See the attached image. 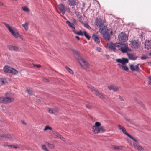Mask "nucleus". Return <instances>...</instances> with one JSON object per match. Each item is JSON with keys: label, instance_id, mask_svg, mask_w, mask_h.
Masks as SVG:
<instances>
[{"label": "nucleus", "instance_id": "nucleus-50", "mask_svg": "<svg viewBox=\"0 0 151 151\" xmlns=\"http://www.w3.org/2000/svg\"><path fill=\"white\" fill-rule=\"evenodd\" d=\"M86 107L88 109H91V106L89 105H87L86 106Z\"/></svg>", "mask_w": 151, "mask_h": 151}, {"label": "nucleus", "instance_id": "nucleus-32", "mask_svg": "<svg viewBox=\"0 0 151 151\" xmlns=\"http://www.w3.org/2000/svg\"><path fill=\"white\" fill-rule=\"evenodd\" d=\"M83 35L85 36V37L88 40H89L91 37L89 36V35L86 32L84 31L83 32Z\"/></svg>", "mask_w": 151, "mask_h": 151}, {"label": "nucleus", "instance_id": "nucleus-10", "mask_svg": "<svg viewBox=\"0 0 151 151\" xmlns=\"http://www.w3.org/2000/svg\"><path fill=\"white\" fill-rule=\"evenodd\" d=\"M72 52L74 55L75 57L78 61L80 59L82 58V57L80 56V53L75 50H72Z\"/></svg>", "mask_w": 151, "mask_h": 151}, {"label": "nucleus", "instance_id": "nucleus-35", "mask_svg": "<svg viewBox=\"0 0 151 151\" xmlns=\"http://www.w3.org/2000/svg\"><path fill=\"white\" fill-rule=\"evenodd\" d=\"M42 149L45 151H49L45 145H42Z\"/></svg>", "mask_w": 151, "mask_h": 151}, {"label": "nucleus", "instance_id": "nucleus-54", "mask_svg": "<svg viewBox=\"0 0 151 151\" xmlns=\"http://www.w3.org/2000/svg\"><path fill=\"white\" fill-rule=\"evenodd\" d=\"M72 31H73V32L75 34H77V33L78 32H76V31L75 30V29H73L72 30Z\"/></svg>", "mask_w": 151, "mask_h": 151}, {"label": "nucleus", "instance_id": "nucleus-29", "mask_svg": "<svg viewBox=\"0 0 151 151\" xmlns=\"http://www.w3.org/2000/svg\"><path fill=\"white\" fill-rule=\"evenodd\" d=\"M23 27L24 28L25 30H27L28 29V24L27 22L25 23L24 24H22Z\"/></svg>", "mask_w": 151, "mask_h": 151}, {"label": "nucleus", "instance_id": "nucleus-55", "mask_svg": "<svg viewBox=\"0 0 151 151\" xmlns=\"http://www.w3.org/2000/svg\"><path fill=\"white\" fill-rule=\"evenodd\" d=\"M36 102L37 103H40V99H38L37 100Z\"/></svg>", "mask_w": 151, "mask_h": 151}, {"label": "nucleus", "instance_id": "nucleus-28", "mask_svg": "<svg viewBox=\"0 0 151 151\" xmlns=\"http://www.w3.org/2000/svg\"><path fill=\"white\" fill-rule=\"evenodd\" d=\"M18 72L16 70L12 68H11V71L10 72V73H11L13 75H16L17 74Z\"/></svg>", "mask_w": 151, "mask_h": 151}, {"label": "nucleus", "instance_id": "nucleus-8", "mask_svg": "<svg viewBox=\"0 0 151 151\" xmlns=\"http://www.w3.org/2000/svg\"><path fill=\"white\" fill-rule=\"evenodd\" d=\"M118 39L119 41L124 42L127 41L128 37L125 33L121 32L118 35Z\"/></svg>", "mask_w": 151, "mask_h": 151}, {"label": "nucleus", "instance_id": "nucleus-46", "mask_svg": "<svg viewBox=\"0 0 151 151\" xmlns=\"http://www.w3.org/2000/svg\"><path fill=\"white\" fill-rule=\"evenodd\" d=\"M96 50L98 52H101V49L100 47H96Z\"/></svg>", "mask_w": 151, "mask_h": 151}, {"label": "nucleus", "instance_id": "nucleus-49", "mask_svg": "<svg viewBox=\"0 0 151 151\" xmlns=\"http://www.w3.org/2000/svg\"><path fill=\"white\" fill-rule=\"evenodd\" d=\"M149 81H148V84L151 86V79H149Z\"/></svg>", "mask_w": 151, "mask_h": 151}, {"label": "nucleus", "instance_id": "nucleus-9", "mask_svg": "<svg viewBox=\"0 0 151 151\" xmlns=\"http://www.w3.org/2000/svg\"><path fill=\"white\" fill-rule=\"evenodd\" d=\"M140 65V64H138L135 66L131 64L129 65V68L132 71L140 72L141 70L139 67Z\"/></svg>", "mask_w": 151, "mask_h": 151}, {"label": "nucleus", "instance_id": "nucleus-7", "mask_svg": "<svg viewBox=\"0 0 151 151\" xmlns=\"http://www.w3.org/2000/svg\"><path fill=\"white\" fill-rule=\"evenodd\" d=\"M88 88L90 89L92 91V92L96 96L99 97V98L102 99H104L105 97H104V96L103 95L101 94L99 92L97 91L96 90L94 89L93 87L88 86Z\"/></svg>", "mask_w": 151, "mask_h": 151}, {"label": "nucleus", "instance_id": "nucleus-1", "mask_svg": "<svg viewBox=\"0 0 151 151\" xmlns=\"http://www.w3.org/2000/svg\"><path fill=\"white\" fill-rule=\"evenodd\" d=\"M107 47L110 50H113L114 52H117L118 49L121 51L123 53H126L129 51V49L127 45L124 44L116 43H111L107 45Z\"/></svg>", "mask_w": 151, "mask_h": 151}, {"label": "nucleus", "instance_id": "nucleus-40", "mask_svg": "<svg viewBox=\"0 0 151 151\" xmlns=\"http://www.w3.org/2000/svg\"><path fill=\"white\" fill-rule=\"evenodd\" d=\"M8 146L10 147H11V148H13L15 149H16V148H19V147L17 145H8Z\"/></svg>", "mask_w": 151, "mask_h": 151}, {"label": "nucleus", "instance_id": "nucleus-64", "mask_svg": "<svg viewBox=\"0 0 151 151\" xmlns=\"http://www.w3.org/2000/svg\"><path fill=\"white\" fill-rule=\"evenodd\" d=\"M149 55L151 56V52L149 53Z\"/></svg>", "mask_w": 151, "mask_h": 151}, {"label": "nucleus", "instance_id": "nucleus-63", "mask_svg": "<svg viewBox=\"0 0 151 151\" xmlns=\"http://www.w3.org/2000/svg\"><path fill=\"white\" fill-rule=\"evenodd\" d=\"M2 85L1 83V82L0 81V86Z\"/></svg>", "mask_w": 151, "mask_h": 151}, {"label": "nucleus", "instance_id": "nucleus-38", "mask_svg": "<svg viewBox=\"0 0 151 151\" xmlns=\"http://www.w3.org/2000/svg\"><path fill=\"white\" fill-rule=\"evenodd\" d=\"M66 69V70L70 74H73V72L72 70L69 68L68 67H65Z\"/></svg>", "mask_w": 151, "mask_h": 151}, {"label": "nucleus", "instance_id": "nucleus-36", "mask_svg": "<svg viewBox=\"0 0 151 151\" xmlns=\"http://www.w3.org/2000/svg\"><path fill=\"white\" fill-rule=\"evenodd\" d=\"M22 9L25 12H28L29 11V9L27 7H22Z\"/></svg>", "mask_w": 151, "mask_h": 151}, {"label": "nucleus", "instance_id": "nucleus-43", "mask_svg": "<svg viewBox=\"0 0 151 151\" xmlns=\"http://www.w3.org/2000/svg\"><path fill=\"white\" fill-rule=\"evenodd\" d=\"M114 85H111L108 86V88L109 90H113L114 86Z\"/></svg>", "mask_w": 151, "mask_h": 151}, {"label": "nucleus", "instance_id": "nucleus-12", "mask_svg": "<svg viewBox=\"0 0 151 151\" xmlns=\"http://www.w3.org/2000/svg\"><path fill=\"white\" fill-rule=\"evenodd\" d=\"M78 3V0H68L67 4L70 6H75Z\"/></svg>", "mask_w": 151, "mask_h": 151}, {"label": "nucleus", "instance_id": "nucleus-14", "mask_svg": "<svg viewBox=\"0 0 151 151\" xmlns=\"http://www.w3.org/2000/svg\"><path fill=\"white\" fill-rule=\"evenodd\" d=\"M107 27L105 26H102L99 29V32L102 34L108 31Z\"/></svg>", "mask_w": 151, "mask_h": 151}, {"label": "nucleus", "instance_id": "nucleus-42", "mask_svg": "<svg viewBox=\"0 0 151 151\" xmlns=\"http://www.w3.org/2000/svg\"><path fill=\"white\" fill-rule=\"evenodd\" d=\"M84 25L85 27L88 28V29H89L91 28L90 26L87 24H84Z\"/></svg>", "mask_w": 151, "mask_h": 151}, {"label": "nucleus", "instance_id": "nucleus-45", "mask_svg": "<svg viewBox=\"0 0 151 151\" xmlns=\"http://www.w3.org/2000/svg\"><path fill=\"white\" fill-rule=\"evenodd\" d=\"M49 146L50 147L51 149H53L54 147V145L52 144H50L48 143Z\"/></svg>", "mask_w": 151, "mask_h": 151}, {"label": "nucleus", "instance_id": "nucleus-41", "mask_svg": "<svg viewBox=\"0 0 151 151\" xmlns=\"http://www.w3.org/2000/svg\"><path fill=\"white\" fill-rule=\"evenodd\" d=\"M77 34L81 36H83V34L81 30H80L79 32H78L77 33Z\"/></svg>", "mask_w": 151, "mask_h": 151}, {"label": "nucleus", "instance_id": "nucleus-61", "mask_svg": "<svg viewBox=\"0 0 151 151\" xmlns=\"http://www.w3.org/2000/svg\"><path fill=\"white\" fill-rule=\"evenodd\" d=\"M19 37L21 39L23 40V39L22 37L20 35V36Z\"/></svg>", "mask_w": 151, "mask_h": 151}, {"label": "nucleus", "instance_id": "nucleus-17", "mask_svg": "<svg viewBox=\"0 0 151 151\" xmlns=\"http://www.w3.org/2000/svg\"><path fill=\"white\" fill-rule=\"evenodd\" d=\"M103 35V37L106 40L109 41L110 40V36L109 34V32L108 31L105 33H104Z\"/></svg>", "mask_w": 151, "mask_h": 151}, {"label": "nucleus", "instance_id": "nucleus-53", "mask_svg": "<svg viewBox=\"0 0 151 151\" xmlns=\"http://www.w3.org/2000/svg\"><path fill=\"white\" fill-rule=\"evenodd\" d=\"M43 81L44 82L48 81V80L46 78H44L43 79Z\"/></svg>", "mask_w": 151, "mask_h": 151}, {"label": "nucleus", "instance_id": "nucleus-11", "mask_svg": "<svg viewBox=\"0 0 151 151\" xmlns=\"http://www.w3.org/2000/svg\"><path fill=\"white\" fill-rule=\"evenodd\" d=\"M117 63H120L122 65H125V63H127L128 60L127 59L124 58H122V59H117L116 60Z\"/></svg>", "mask_w": 151, "mask_h": 151}, {"label": "nucleus", "instance_id": "nucleus-47", "mask_svg": "<svg viewBox=\"0 0 151 151\" xmlns=\"http://www.w3.org/2000/svg\"><path fill=\"white\" fill-rule=\"evenodd\" d=\"M55 136L58 138H60L61 137V135L60 134H58L57 133L56 134V135H55Z\"/></svg>", "mask_w": 151, "mask_h": 151}, {"label": "nucleus", "instance_id": "nucleus-62", "mask_svg": "<svg viewBox=\"0 0 151 151\" xmlns=\"http://www.w3.org/2000/svg\"><path fill=\"white\" fill-rule=\"evenodd\" d=\"M3 5V4L2 3L0 2V6H2Z\"/></svg>", "mask_w": 151, "mask_h": 151}, {"label": "nucleus", "instance_id": "nucleus-30", "mask_svg": "<svg viewBox=\"0 0 151 151\" xmlns=\"http://www.w3.org/2000/svg\"><path fill=\"white\" fill-rule=\"evenodd\" d=\"M48 130H52V128L50 127L48 125H47L45 127L43 130L44 131H46Z\"/></svg>", "mask_w": 151, "mask_h": 151}, {"label": "nucleus", "instance_id": "nucleus-58", "mask_svg": "<svg viewBox=\"0 0 151 151\" xmlns=\"http://www.w3.org/2000/svg\"><path fill=\"white\" fill-rule=\"evenodd\" d=\"M52 133H53V134L54 135H56V134L57 133V132H55V131H53L52 132Z\"/></svg>", "mask_w": 151, "mask_h": 151}, {"label": "nucleus", "instance_id": "nucleus-4", "mask_svg": "<svg viewBox=\"0 0 151 151\" xmlns=\"http://www.w3.org/2000/svg\"><path fill=\"white\" fill-rule=\"evenodd\" d=\"M14 99L12 97H0V103L7 104L13 102Z\"/></svg>", "mask_w": 151, "mask_h": 151}, {"label": "nucleus", "instance_id": "nucleus-16", "mask_svg": "<svg viewBox=\"0 0 151 151\" xmlns=\"http://www.w3.org/2000/svg\"><path fill=\"white\" fill-rule=\"evenodd\" d=\"M95 24L97 26H101L102 24L101 19L100 18H96L95 21Z\"/></svg>", "mask_w": 151, "mask_h": 151}, {"label": "nucleus", "instance_id": "nucleus-44", "mask_svg": "<svg viewBox=\"0 0 151 151\" xmlns=\"http://www.w3.org/2000/svg\"><path fill=\"white\" fill-rule=\"evenodd\" d=\"M148 58L145 56H143L142 57H141L140 58L142 60H145L146 59H148Z\"/></svg>", "mask_w": 151, "mask_h": 151}, {"label": "nucleus", "instance_id": "nucleus-51", "mask_svg": "<svg viewBox=\"0 0 151 151\" xmlns=\"http://www.w3.org/2000/svg\"><path fill=\"white\" fill-rule=\"evenodd\" d=\"M60 139H61V140H62L63 141H65V139H64V138H63L62 136L61 137Z\"/></svg>", "mask_w": 151, "mask_h": 151}, {"label": "nucleus", "instance_id": "nucleus-60", "mask_svg": "<svg viewBox=\"0 0 151 151\" xmlns=\"http://www.w3.org/2000/svg\"><path fill=\"white\" fill-rule=\"evenodd\" d=\"M147 63L149 65L151 66V62H148Z\"/></svg>", "mask_w": 151, "mask_h": 151}, {"label": "nucleus", "instance_id": "nucleus-39", "mask_svg": "<svg viewBox=\"0 0 151 151\" xmlns=\"http://www.w3.org/2000/svg\"><path fill=\"white\" fill-rule=\"evenodd\" d=\"M101 125V124L99 122H95V125L93 126H95L96 127H100Z\"/></svg>", "mask_w": 151, "mask_h": 151}, {"label": "nucleus", "instance_id": "nucleus-24", "mask_svg": "<svg viewBox=\"0 0 151 151\" xmlns=\"http://www.w3.org/2000/svg\"><path fill=\"white\" fill-rule=\"evenodd\" d=\"M133 145L134 148L136 149L140 150H144V149L142 147L136 144H134Z\"/></svg>", "mask_w": 151, "mask_h": 151}, {"label": "nucleus", "instance_id": "nucleus-27", "mask_svg": "<svg viewBox=\"0 0 151 151\" xmlns=\"http://www.w3.org/2000/svg\"><path fill=\"white\" fill-rule=\"evenodd\" d=\"M145 48L147 50L151 47L150 44L149 42L146 41L145 43Z\"/></svg>", "mask_w": 151, "mask_h": 151}, {"label": "nucleus", "instance_id": "nucleus-18", "mask_svg": "<svg viewBox=\"0 0 151 151\" xmlns=\"http://www.w3.org/2000/svg\"><path fill=\"white\" fill-rule=\"evenodd\" d=\"M48 112L50 114H55L58 111V109L57 108L50 109L48 108L47 109Z\"/></svg>", "mask_w": 151, "mask_h": 151}, {"label": "nucleus", "instance_id": "nucleus-59", "mask_svg": "<svg viewBox=\"0 0 151 151\" xmlns=\"http://www.w3.org/2000/svg\"><path fill=\"white\" fill-rule=\"evenodd\" d=\"M73 22L74 24H76V20L75 19H73Z\"/></svg>", "mask_w": 151, "mask_h": 151}, {"label": "nucleus", "instance_id": "nucleus-52", "mask_svg": "<svg viewBox=\"0 0 151 151\" xmlns=\"http://www.w3.org/2000/svg\"><path fill=\"white\" fill-rule=\"evenodd\" d=\"M119 98L122 101H123V99L120 96H119Z\"/></svg>", "mask_w": 151, "mask_h": 151}, {"label": "nucleus", "instance_id": "nucleus-34", "mask_svg": "<svg viewBox=\"0 0 151 151\" xmlns=\"http://www.w3.org/2000/svg\"><path fill=\"white\" fill-rule=\"evenodd\" d=\"M27 91L29 95H31L33 94V91L31 89H27Z\"/></svg>", "mask_w": 151, "mask_h": 151}, {"label": "nucleus", "instance_id": "nucleus-3", "mask_svg": "<svg viewBox=\"0 0 151 151\" xmlns=\"http://www.w3.org/2000/svg\"><path fill=\"white\" fill-rule=\"evenodd\" d=\"M118 127L119 129L122 131L123 133L126 135L130 139H132L136 142H138V140L135 139L133 137L129 134L126 131V129L124 127L120 125H118Z\"/></svg>", "mask_w": 151, "mask_h": 151}, {"label": "nucleus", "instance_id": "nucleus-5", "mask_svg": "<svg viewBox=\"0 0 151 151\" xmlns=\"http://www.w3.org/2000/svg\"><path fill=\"white\" fill-rule=\"evenodd\" d=\"M78 62L81 66L83 68L86 69L88 68L89 67V63L87 61L85 60L83 58L80 59V60H78Z\"/></svg>", "mask_w": 151, "mask_h": 151}, {"label": "nucleus", "instance_id": "nucleus-37", "mask_svg": "<svg viewBox=\"0 0 151 151\" xmlns=\"http://www.w3.org/2000/svg\"><path fill=\"white\" fill-rule=\"evenodd\" d=\"M120 88L119 87H116L114 86L113 90L114 91H117L119 90Z\"/></svg>", "mask_w": 151, "mask_h": 151}, {"label": "nucleus", "instance_id": "nucleus-19", "mask_svg": "<svg viewBox=\"0 0 151 151\" xmlns=\"http://www.w3.org/2000/svg\"><path fill=\"white\" fill-rule=\"evenodd\" d=\"M7 48L9 50L11 51H17L18 47H17L9 45L7 46Z\"/></svg>", "mask_w": 151, "mask_h": 151}, {"label": "nucleus", "instance_id": "nucleus-26", "mask_svg": "<svg viewBox=\"0 0 151 151\" xmlns=\"http://www.w3.org/2000/svg\"><path fill=\"white\" fill-rule=\"evenodd\" d=\"M66 23L71 28H72L73 29H75V27H74V24H73L71 23L69 21H66Z\"/></svg>", "mask_w": 151, "mask_h": 151}, {"label": "nucleus", "instance_id": "nucleus-23", "mask_svg": "<svg viewBox=\"0 0 151 151\" xmlns=\"http://www.w3.org/2000/svg\"><path fill=\"white\" fill-rule=\"evenodd\" d=\"M11 67L7 65H5L3 68V70L6 73H10V72L11 71Z\"/></svg>", "mask_w": 151, "mask_h": 151}, {"label": "nucleus", "instance_id": "nucleus-56", "mask_svg": "<svg viewBox=\"0 0 151 151\" xmlns=\"http://www.w3.org/2000/svg\"><path fill=\"white\" fill-rule=\"evenodd\" d=\"M75 14H76V16H78V15H79V14H78V13H78V12H76H76H75Z\"/></svg>", "mask_w": 151, "mask_h": 151}, {"label": "nucleus", "instance_id": "nucleus-25", "mask_svg": "<svg viewBox=\"0 0 151 151\" xmlns=\"http://www.w3.org/2000/svg\"><path fill=\"white\" fill-rule=\"evenodd\" d=\"M12 135L10 134H5L0 135V137H1L3 138H8V139H9V138H12Z\"/></svg>", "mask_w": 151, "mask_h": 151}, {"label": "nucleus", "instance_id": "nucleus-13", "mask_svg": "<svg viewBox=\"0 0 151 151\" xmlns=\"http://www.w3.org/2000/svg\"><path fill=\"white\" fill-rule=\"evenodd\" d=\"M127 55L129 59L132 60H135L138 58V57L134 53H128Z\"/></svg>", "mask_w": 151, "mask_h": 151}, {"label": "nucleus", "instance_id": "nucleus-48", "mask_svg": "<svg viewBox=\"0 0 151 151\" xmlns=\"http://www.w3.org/2000/svg\"><path fill=\"white\" fill-rule=\"evenodd\" d=\"M33 65L35 67H36L38 68H40L41 67V65H34V64Z\"/></svg>", "mask_w": 151, "mask_h": 151}, {"label": "nucleus", "instance_id": "nucleus-57", "mask_svg": "<svg viewBox=\"0 0 151 151\" xmlns=\"http://www.w3.org/2000/svg\"><path fill=\"white\" fill-rule=\"evenodd\" d=\"M78 40H80V38L78 36H76L75 37Z\"/></svg>", "mask_w": 151, "mask_h": 151}, {"label": "nucleus", "instance_id": "nucleus-15", "mask_svg": "<svg viewBox=\"0 0 151 151\" xmlns=\"http://www.w3.org/2000/svg\"><path fill=\"white\" fill-rule=\"evenodd\" d=\"M58 7L62 12V14H64L65 12V10L64 5L62 4H60L58 5Z\"/></svg>", "mask_w": 151, "mask_h": 151}, {"label": "nucleus", "instance_id": "nucleus-22", "mask_svg": "<svg viewBox=\"0 0 151 151\" xmlns=\"http://www.w3.org/2000/svg\"><path fill=\"white\" fill-rule=\"evenodd\" d=\"M92 38L97 44H99L100 43V39L96 35L94 34H93L92 35Z\"/></svg>", "mask_w": 151, "mask_h": 151}, {"label": "nucleus", "instance_id": "nucleus-2", "mask_svg": "<svg viewBox=\"0 0 151 151\" xmlns=\"http://www.w3.org/2000/svg\"><path fill=\"white\" fill-rule=\"evenodd\" d=\"M4 24L8 29V30L13 36L15 38H18L20 36V35L17 32L16 29L12 26H10L6 22H4Z\"/></svg>", "mask_w": 151, "mask_h": 151}, {"label": "nucleus", "instance_id": "nucleus-31", "mask_svg": "<svg viewBox=\"0 0 151 151\" xmlns=\"http://www.w3.org/2000/svg\"><path fill=\"white\" fill-rule=\"evenodd\" d=\"M113 147L116 150H121L122 148L123 147L122 146H114Z\"/></svg>", "mask_w": 151, "mask_h": 151}, {"label": "nucleus", "instance_id": "nucleus-33", "mask_svg": "<svg viewBox=\"0 0 151 151\" xmlns=\"http://www.w3.org/2000/svg\"><path fill=\"white\" fill-rule=\"evenodd\" d=\"M1 82L2 85L5 84L6 83V80L4 78H1L0 79V81Z\"/></svg>", "mask_w": 151, "mask_h": 151}, {"label": "nucleus", "instance_id": "nucleus-21", "mask_svg": "<svg viewBox=\"0 0 151 151\" xmlns=\"http://www.w3.org/2000/svg\"><path fill=\"white\" fill-rule=\"evenodd\" d=\"M131 47L132 48H137L138 47V44L135 41L131 42Z\"/></svg>", "mask_w": 151, "mask_h": 151}, {"label": "nucleus", "instance_id": "nucleus-20", "mask_svg": "<svg viewBox=\"0 0 151 151\" xmlns=\"http://www.w3.org/2000/svg\"><path fill=\"white\" fill-rule=\"evenodd\" d=\"M118 65L119 67L123 70L126 71L127 72L128 71V68L125 65H122L120 64H118Z\"/></svg>", "mask_w": 151, "mask_h": 151}, {"label": "nucleus", "instance_id": "nucleus-6", "mask_svg": "<svg viewBox=\"0 0 151 151\" xmlns=\"http://www.w3.org/2000/svg\"><path fill=\"white\" fill-rule=\"evenodd\" d=\"M93 131L95 134H97L99 132H104L105 130L102 126L100 127L93 126Z\"/></svg>", "mask_w": 151, "mask_h": 151}]
</instances>
